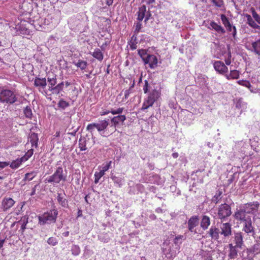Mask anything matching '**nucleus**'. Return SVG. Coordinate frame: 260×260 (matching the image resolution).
Returning a JSON list of instances; mask_svg holds the SVG:
<instances>
[{
    "label": "nucleus",
    "instance_id": "1",
    "mask_svg": "<svg viewBox=\"0 0 260 260\" xmlns=\"http://www.w3.org/2000/svg\"><path fill=\"white\" fill-rule=\"evenodd\" d=\"M109 124V121L108 119H105L100 120L98 122L88 124L86 127V129L92 133L94 131V128H96L97 131L102 136L105 137L106 136V129Z\"/></svg>",
    "mask_w": 260,
    "mask_h": 260
},
{
    "label": "nucleus",
    "instance_id": "2",
    "mask_svg": "<svg viewBox=\"0 0 260 260\" xmlns=\"http://www.w3.org/2000/svg\"><path fill=\"white\" fill-rule=\"evenodd\" d=\"M67 175L63 174V169L61 167L56 168L54 173L45 180L46 183H51L53 185L59 184L61 181L65 182Z\"/></svg>",
    "mask_w": 260,
    "mask_h": 260
},
{
    "label": "nucleus",
    "instance_id": "3",
    "mask_svg": "<svg viewBox=\"0 0 260 260\" xmlns=\"http://www.w3.org/2000/svg\"><path fill=\"white\" fill-rule=\"evenodd\" d=\"M57 214L58 212L55 209L46 212L38 216L39 223L40 225H44L54 223L56 221Z\"/></svg>",
    "mask_w": 260,
    "mask_h": 260
},
{
    "label": "nucleus",
    "instance_id": "4",
    "mask_svg": "<svg viewBox=\"0 0 260 260\" xmlns=\"http://www.w3.org/2000/svg\"><path fill=\"white\" fill-rule=\"evenodd\" d=\"M242 256L243 259L260 260V245L255 244L252 248L244 250Z\"/></svg>",
    "mask_w": 260,
    "mask_h": 260
},
{
    "label": "nucleus",
    "instance_id": "5",
    "mask_svg": "<svg viewBox=\"0 0 260 260\" xmlns=\"http://www.w3.org/2000/svg\"><path fill=\"white\" fill-rule=\"evenodd\" d=\"M0 101L3 103L12 104L17 101V98L12 90L3 89L0 92Z\"/></svg>",
    "mask_w": 260,
    "mask_h": 260
},
{
    "label": "nucleus",
    "instance_id": "6",
    "mask_svg": "<svg viewBox=\"0 0 260 260\" xmlns=\"http://www.w3.org/2000/svg\"><path fill=\"white\" fill-rule=\"evenodd\" d=\"M159 96L160 93L158 90L156 89L153 90L148 98L144 100L141 110H145L152 106L154 103L159 98Z\"/></svg>",
    "mask_w": 260,
    "mask_h": 260
},
{
    "label": "nucleus",
    "instance_id": "7",
    "mask_svg": "<svg viewBox=\"0 0 260 260\" xmlns=\"http://www.w3.org/2000/svg\"><path fill=\"white\" fill-rule=\"evenodd\" d=\"M231 208L227 204H221L218 210L217 215L218 218L222 221L224 220L228 217L231 215Z\"/></svg>",
    "mask_w": 260,
    "mask_h": 260
},
{
    "label": "nucleus",
    "instance_id": "8",
    "mask_svg": "<svg viewBox=\"0 0 260 260\" xmlns=\"http://www.w3.org/2000/svg\"><path fill=\"white\" fill-rule=\"evenodd\" d=\"M112 161H106L100 167V170L99 172H96L94 173V182L98 183L99 180L105 175V172L107 171L110 168Z\"/></svg>",
    "mask_w": 260,
    "mask_h": 260
},
{
    "label": "nucleus",
    "instance_id": "9",
    "mask_svg": "<svg viewBox=\"0 0 260 260\" xmlns=\"http://www.w3.org/2000/svg\"><path fill=\"white\" fill-rule=\"evenodd\" d=\"M241 206L246 214H254L258 209L259 204L256 201L245 204Z\"/></svg>",
    "mask_w": 260,
    "mask_h": 260
},
{
    "label": "nucleus",
    "instance_id": "10",
    "mask_svg": "<svg viewBox=\"0 0 260 260\" xmlns=\"http://www.w3.org/2000/svg\"><path fill=\"white\" fill-rule=\"evenodd\" d=\"M34 85L42 94H47V91L45 89L47 85L46 78L36 77L34 80Z\"/></svg>",
    "mask_w": 260,
    "mask_h": 260
},
{
    "label": "nucleus",
    "instance_id": "11",
    "mask_svg": "<svg viewBox=\"0 0 260 260\" xmlns=\"http://www.w3.org/2000/svg\"><path fill=\"white\" fill-rule=\"evenodd\" d=\"M242 231L248 235L254 234V228L252 224V220L249 216H247V219L243 222Z\"/></svg>",
    "mask_w": 260,
    "mask_h": 260
},
{
    "label": "nucleus",
    "instance_id": "12",
    "mask_svg": "<svg viewBox=\"0 0 260 260\" xmlns=\"http://www.w3.org/2000/svg\"><path fill=\"white\" fill-rule=\"evenodd\" d=\"M213 67L215 71L221 74H226L228 71V67L221 61H215Z\"/></svg>",
    "mask_w": 260,
    "mask_h": 260
},
{
    "label": "nucleus",
    "instance_id": "13",
    "mask_svg": "<svg viewBox=\"0 0 260 260\" xmlns=\"http://www.w3.org/2000/svg\"><path fill=\"white\" fill-rule=\"evenodd\" d=\"M220 234L219 229L215 226H211L209 230L207 232L209 236L211 238L212 240L218 241L219 238V234Z\"/></svg>",
    "mask_w": 260,
    "mask_h": 260
},
{
    "label": "nucleus",
    "instance_id": "14",
    "mask_svg": "<svg viewBox=\"0 0 260 260\" xmlns=\"http://www.w3.org/2000/svg\"><path fill=\"white\" fill-rule=\"evenodd\" d=\"M144 62L145 64H148L149 67L153 69L157 66L158 60L154 55L149 54L144 60Z\"/></svg>",
    "mask_w": 260,
    "mask_h": 260
},
{
    "label": "nucleus",
    "instance_id": "15",
    "mask_svg": "<svg viewBox=\"0 0 260 260\" xmlns=\"http://www.w3.org/2000/svg\"><path fill=\"white\" fill-rule=\"evenodd\" d=\"M232 225L230 223H223L221 224L220 229L221 230L220 234L224 237H226L230 236L232 234Z\"/></svg>",
    "mask_w": 260,
    "mask_h": 260
},
{
    "label": "nucleus",
    "instance_id": "16",
    "mask_svg": "<svg viewBox=\"0 0 260 260\" xmlns=\"http://www.w3.org/2000/svg\"><path fill=\"white\" fill-rule=\"evenodd\" d=\"M246 214L242 207L240 206V208L235 211L234 216L236 220L244 222L247 219Z\"/></svg>",
    "mask_w": 260,
    "mask_h": 260
},
{
    "label": "nucleus",
    "instance_id": "17",
    "mask_svg": "<svg viewBox=\"0 0 260 260\" xmlns=\"http://www.w3.org/2000/svg\"><path fill=\"white\" fill-rule=\"evenodd\" d=\"M15 203V202L11 198L5 197L2 202V208L4 211L10 209Z\"/></svg>",
    "mask_w": 260,
    "mask_h": 260
},
{
    "label": "nucleus",
    "instance_id": "18",
    "mask_svg": "<svg viewBox=\"0 0 260 260\" xmlns=\"http://www.w3.org/2000/svg\"><path fill=\"white\" fill-rule=\"evenodd\" d=\"M147 12L146 7L145 6H142L139 8L138 12V20L141 21L144 18H145V21H147L149 19L150 15H146Z\"/></svg>",
    "mask_w": 260,
    "mask_h": 260
},
{
    "label": "nucleus",
    "instance_id": "19",
    "mask_svg": "<svg viewBox=\"0 0 260 260\" xmlns=\"http://www.w3.org/2000/svg\"><path fill=\"white\" fill-rule=\"evenodd\" d=\"M199 223V219L197 216H194L191 217L188 221V230L191 232L196 233L194 228L198 225Z\"/></svg>",
    "mask_w": 260,
    "mask_h": 260
},
{
    "label": "nucleus",
    "instance_id": "20",
    "mask_svg": "<svg viewBox=\"0 0 260 260\" xmlns=\"http://www.w3.org/2000/svg\"><path fill=\"white\" fill-rule=\"evenodd\" d=\"M125 120L126 116L124 115H118L112 118L111 122L115 127H116L118 124H122Z\"/></svg>",
    "mask_w": 260,
    "mask_h": 260
},
{
    "label": "nucleus",
    "instance_id": "21",
    "mask_svg": "<svg viewBox=\"0 0 260 260\" xmlns=\"http://www.w3.org/2000/svg\"><path fill=\"white\" fill-rule=\"evenodd\" d=\"M244 16L247 19V23L252 28L254 29H260V26L258 25L255 21L253 19L252 17L248 14H244Z\"/></svg>",
    "mask_w": 260,
    "mask_h": 260
},
{
    "label": "nucleus",
    "instance_id": "22",
    "mask_svg": "<svg viewBox=\"0 0 260 260\" xmlns=\"http://www.w3.org/2000/svg\"><path fill=\"white\" fill-rule=\"evenodd\" d=\"M230 251L228 254L229 260H235L238 257L237 247L234 246L232 244L229 245Z\"/></svg>",
    "mask_w": 260,
    "mask_h": 260
},
{
    "label": "nucleus",
    "instance_id": "23",
    "mask_svg": "<svg viewBox=\"0 0 260 260\" xmlns=\"http://www.w3.org/2000/svg\"><path fill=\"white\" fill-rule=\"evenodd\" d=\"M210 29H213L219 34H223L225 32L224 29L220 25L214 21H212L210 24Z\"/></svg>",
    "mask_w": 260,
    "mask_h": 260
},
{
    "label": "nucleus",
    "instance_id": "24",
    "mask_svg": "<svg viewBox=\"0 0 260 260\" xmlns=\"http://www.w3.org/2000/svg\"><path fill=\"white\" fill-rule=\"evenodd\" d=\"M73 64L82 71H85L88 66L87 62L82 59H79L77 61H74Z\"/></svg>",
    "mask_w": 260,
    "mask_h": 260
},
{
    "label": "nucleus",
    "instance_id": "25",
    "mask_svg": "<svg viewBox=\"0 0 260 260\" xmlns=\"http://www.w3.org/2000/svg\"><path fill=\"white\" fill-rule=\"evenodd\" d=\"M29 141L30 142L31 147L37 148L38 147V135L35 133H32L29 135Z\"/></svg>",
    "mask_w": 260,
    "mask_h": 260
},
{
    "label": "nucleus",
    "instance_id": "26",
    "mask_svg": "<svg viewBox=\"0 0 260 260\" xmlns=\"http://www.w3.org/2000/svg\"><path fill=\"white\" fill-rule=\"evenodd\" d=\"M210 224V218L209 216L204 215L201 221V227L204 230H207Z\"/></svg>",
    "mask_w": 260,
    "mask_h": 260
},
{
    "label": "nucleus",
    "instance_id": "27",
    "mask_svg": "<svg viewBox=\"0 0 260 260\" xmlns=\"http://www.w3.org/2000/svg\"><path fill=\"white\" fill-rule=\"evenodd\" d=\"M234 241L235 245L234 246L240 248L243 244V236L241 233H237L235 235Z\"/></svg>",
    "mask_w": 260,
    "mask_h": 260
},
{
    "label": "nucleus",
    "instance_id": "28",
    "mask_svg": "<svg viewBox=\"0 0 260 260\" xmlns=\"http://www.w3.org/2000/svg\"><path fill=\"white\" fill-rule=\"evenodd\" d=\"M251 51L257 55H260V39L252 43Z\"/></svg>",
    "mask_w": 260,
    "mask_h": 260
},
{
    "label": "nucleus",
    "instance_id": "29",
    "mask_svg": "<svg viewBox=\"0 0 260 260\" xmlns=\"http://www.w3.org/2000/svg\"><path fill=\"white\" fill-rule=\"evenodd\" d=\"M225 76L228 80L237 79L239 77V72L236 70H231L230 73L229 74H225Z\"/></svg>",
    "mask_w": 260,
    "mask_h": 260
},
{
    "label": "nucleus",
    "instance_id": "30",
    "mask_svg": "<svg viewBox=\"0 0 260 260\" xmlns=\"http://www.w3.org/2000/svg\"><path fill=\"white\" fill-rule=\"evenodd\" d=\"M92 55L96 59L101 61L103 59V54L100 49H95L92 53Z\"/></svg>",
    "mask_w": 260,
    "mask_h": 260
},
{
    "label": "nucleus",
    "instance_id": "31",
    "mask_svg": "<svg viewBox=\"0 0 260 260\" xmlns=\"http://www.w3.org/2000/svg\"><path fill=\"white\" fill-rule=\"evenodd\" d=\"M24 162L23 160V159L21 158H17L15 160H13L10 164V167L13 169H16L18 168L20 165L23 162Z\"/></svg>",
    "mask_w": 260,
    "mask_h": 260
},
{
    "label": "nucleus",
    "instance_id": "32",
    "mask_svg": "<svg viewBox=\"0 0 260 260\" xmlns=\"http://www.w3.org/2000/svg\"><path fill=\"white\" fill-rule=\"evenodd\" d=\"M57 199L58 203L61 206L63 207H68V204L67 200L65 198L62 197L60 193H58Z\"/></svg>",
    "mask_w": 260,
    "mask_h": 260
},
{
    "label": "nucleus",
    "instance_id": "33",
    "mask_svg": "<svg viewBox=\"0 0 260 260\" xmlns=\"http://www.w3.org/2000/svg\"><path fill=\"white\" fill-rule=\"evenodd\" d=\"M137 35H134L132 37L131 40L129 43V46H130V48H131V49H132V50L136 49L137 47Z\"/></svg>",
    "mask_w": 260,
    "mask_h": 260
},
{
    "label": "nucleus",
    "instance_id": "34",
    "mask_svg": "<svg viewBox=\"0 0 260 260\" xmlns=\"http://www.w3.org/2000/svg\"><path fill=\"white\" fill-rule=\"evenodd\" d=\"M111 179L119 187H120L122 186V182L124 181L123 178L118 177L116 176H112L111 177Z\"/></svg>",
    "mask_w": 260,
    "mask_h": 260
},
{
    "label": "nucleus",
    "instance_id": "35",
    "mask_svg": "<svg viewBox=\"0 0 260 260\" xmlns=\"http://www.w3.org/2000/svg\"><path fill=\"white\" fill-rule=\"evenodd\" d=\"M37 175L36 171H32L30 173H27L25 175L24 180L30 181L32 180Z\"/></svg>",
    "mask_w": 260,
    "mask_h": 260
},
{
    "label": "nucleus",
    "instance_id": "36",
    "mask_svg": "<svg viewBox=\"0 0 260 260\" xmlns=\"http://www.w3.org/2000/svg\"><path fill=\"white\" fill-rule=\"evenodd\" d=\"M71 252L73 255L77 256L80 253V248L78 245H73L71 248Z\"/></svg>",
    "mask_w": 260,
    "mask_h": 260
},
{
    "label": "nucleus",
    "instance_id": "37",
    "mask_svg": "<svg viewBox=\"0 0 260 260\" xmlns=\"http://www.w3.org/2000/svg\"><path fill=\"white\" fill-rule=\"evenodd\" d=\"M252 15L254 20L260 24V16L256 12L253 8L250 9Z\"/></svg>",
    "mask_w": 260,
    "mask_h": 260
},
{
    "label": "nucleus",
    "instance_id": "38",
    "mask_svg": "<svg viewBox=\"0 0 260 260\" xmlns=\"http://www.w3.org/2000/svg\"><path fill=\"white\" fill-rule=\"evenodd\" d=\"M34 150L33 149H30L27 151V152L25 153V154L21 157V158L23 159V161L25 162L33 154Z\"/></svg>",
    "mask_w": 260,
    "mask_h": 260
},
{
    "label": "nucleus",
    "instance_id": "39",
    "mask_svg": "<svg viewBox=\"0 0 260 260\" xmlns=\"http://www.w3.org/2000/svg\"><path fill=\"white\" fill-rule=\"evenodd\" d=\"M237 83L239 85H242L243 86H245V87L248 88V89H250V87H251L250 83L249 82V81H248L247 80H239L237 81Z\"/></svg>",
    "mask_w": 260,
    "mask_h": 260
},
{
    "label": "nucleus",
    "instance_id": "40",
    "mask_svg": "<svg viewBox=\"0 0 260 260\" xmlns=\"http://www.w3.org/2000/svg\"><path fill=\"white\" fill-rule=\"evenodd\" d=\"M236 107L238 109H244L246 107V103L243 102L242 99H238L236 102Z\"/></svg>",
    "mask_w": 260,
    "mask_h": 260
},
{
    "label": "nucleus",
    "instance_id": "41",
    "mask_svg": "<svg viewBox=\"0 0 260 260\" xmlns=\"http://www.w3.org/2000/svg\"><path fill=\"white\" fill-rule=\"evenodd\" d=\"M138 54L141 56L143 61L149 55V54L147 53L146 51L144 49L139 50L138 51Z\"/></svg>",
    "mask_w": 260,
    "mask_h": 260
},
{
    "label": "nucleus",
    "instance_id": "42",
    "mask_svg": "<svg viewBox=\"0 0 260 260\" xmlns=\"http://www.w3.org/2000/svg\"><path fill=\"white\" fill-rule=\"evenodd\" d=\"M47 81L48 82V85H51V86H55L56 83H57V81H56V77L55 76H54L53 77H48L47 78Z\"/></svg>",
    "mask_w": 260,
    "mask_h": 260
},
{
    "label": "nucleus",
    "instance_id": "43",
    "mask_svg": "<svg viewBox=\"0 0 260 260\" xmlns=\"http://www.w3.org/2000/svg\"><path fill=\"white\" fill-rule=\"evenodd\" d=\"M23 112H24V115H25L26 117L29 118H30L31 117L32 111H31V109L29 107H26L24 109V111Z\"/></svg>",
    "mask_w": 260,
    "mask_h": 260
},
{
    "label": "nucleus",
    "instance_id": "44",
    "mask_svg": "<svg viewBox=\"0 0 260 260\" xmlns=\"http://www.w3.org/2000/svg\"><path fill=\"white\" fill-rule=\"evenodd\" d=\"M221 20L222 21V23L224 24L225 27H227V26H229L231 24L228 20V18L224 14H222L221 15Z\"/></svg>",
    "mask_w": 260,
    "mask_h": 260
},
{
    "label": "nucleus",
    "instance_id": "45",
    "mask_svg": "<svg viewBox=\"0 0 260 260\" xmlns=\"http://www.w3.org/2000/svg\"><path fill=\"white\" fill-rule=\"evenodd\" d=\"M124 110L123 108H118L117 109H112L110 110V113L113 115L120 114Z\"/></svg>",
    "mask_w": 260,
    "mask_h": 260
},
{
    "label": "nucleus",
    "instance_id": "46",
    "mask_svg": "<svg viewBox=\"0 0 260 260\" xmlns=\"http://www.w3.org/2000/svg\"><path fill=\"white\" fill-rule=\"evenodd\" d=\"M135 25V30L134 31V35H137L141 30L142 28V23L141 21L136 23Z\"/></svg>",
    "mask_w": 260,
    "mask_h": 260
},
{
    "label": "nucleus",
    "instance_id": "47",
    "mask_svg": "<svg viewBox=\"0 0 260 260\" xmlns=\"http://www.w3.org/2000/svg\"><path fill=\"white\" fill-rule=\"evenodd\" d=\"M58 106L59 107L64 109L69 106V104L66 101L61 100L58 103Z\"/></svg>",
    "mask_w": 260,
    "mask_h": 260
},
{
    "label": "nucleus",
    "instance_id": "48",
    "mask_svg": "<svg viewBox=\"0 0 260 260\" xmlns=\"http://www.w3.org/2000/svg\"><path fill=\"white\" fill-rule=\"evenodd\" d=\"M47 242L49 244L51 245L52 246L55 245L57 243L56 238L54 237L49 238L47 240Z\"/></svg>",
    "mask_w": 260,
    "mask_h": 260
},
{
    "label": "nucleus",
    "instance_id": "49",
    "mask_svg": "<svg viewBox=\"0 0 260 260\" xmlns=\"http://www.w3.org/2000/svg\"><path fill=\"white\" fill-rule=\"evenodd\" d=\"M212 2L218 7H221L223 5V0H212Z\"/></svg>",
    "mask_w": 260,
    "mask_h": 260
},
{
    "label": "nucleus",
    "instance_id": "50",
    "mask_svg": "<svg viewBox=\"0 0 260 260\" xmlns=\"http://www.w3.org/2000/svg\"><path fill=\"white\" fill-rule=\"evenodd\" d=\"M183 238V236L181 235L177 236L174 239V243L175 244H177L178 243H181Z\"/></svg>",
    "mask_w": 260,
    "mask_h": 260
},
{
    "label": "nucleus",
    "instance_id": "51",
    "mask_svg": "<svg viewBox=\"0 0 260 260\" xmlns=\"http://www.w3.org/2000/svg\"><path fill=\"white\" fill-rule=\"evenodd\" d=\"M79 148L80 149V150L84 151L86 150L87 148L86 147L85 144L84 142H82L81 140H79Z\"/></svg>",
    "mask_w": 260,
    "mask_h": 260
},
{
    "label": "nucleus",
    "instance_id": "52",
    "mask_svg": "<svg viewBox=\"0 0 260 260\" xmlns=\"http://www.w3.org/2000/svg\"><path fill=\"white\" fill-rule=\"evenodd\" d=\"M62 89H61L57 85L55 86L53 94H58Z\"/></svg>",
    "mask_w": 260,
    "mask_h": 260
},
{
    "label": "nucleus",
    "instance_id": "53",
    "mask_svg": "<svg viewBox=\"0 0 260 260\" xmlns=\"http://www.w3.org/2000/svg\"><path fill=\"white\" fill-rule=\"evenodd\" d=\"M220 193H216L213 198V199H212V201L214 202V203H215L216 204H217L219 200V198H220Z\"/></svg>",
    "mask_w": 260,
    "mask_h": 260
},
{
    "label": "nucleus",
    "instance_id": "54",
    "mask_svg": "<svg viewBox=\"0 0 260 260\" xmlns=\"http://www.w3.org/2000/svg\"><path fill=\"white\" fill-rule=\"evenodd\" d=\"M149 84H148V82L147 81V80H145V84L143 86V90H144V93H147V91H148V89H149Z\"/></svg>",
    "mask_w": 260,
    "mask_h": 260
},
{
    "label": "nucleus",
    "instance_id": "55",
    "mask_svg": "<svg viewBox=\"0 0 260 260\" xmlns=\"http://www.w3.org/2000/svg\"><path fill=\"white\" fill-rule=\"evenodd\" d=\"M231 53H229L228 57L225 59V63L228 66H229L231 63Z\"/></svg>",
    "mask_w": 260,
    "mask_h": 260
},
{
    "label": "nucleus",
    "instance_id": "56",
    "mask_svg": "<svg viewBox=\"0 0 260 260\" xmlns=\"http://www.w3.org/2000/svg\"><path fill=\"white\" fill-rule=\"evenodd\" d=\"M103 4L105 3L108 6H110L113 4V0H101Z\"/></svg>",
    "mask_w": 260,
    "mask_h": 260
},
{
    "label": "nucleus",
    "instance_id": "57",
    "mask_svg": "<svg viewBox=\"0 0 260 260\" xmlns=\"http://www.w3.org/2000/svg\"><path fill=\"white\" fill-rule=\"evenodd\" d=\"M110 113V110H103L100 112V115L101 116H104Z\"/></svg>",
    "mask_w": 260,
    "mask_h": 260
},
{
    "label": "nucleus",
    "instance_id": "58",
    "mask_svg": "<svg viewBox=\"0 0 260 260\" xmlns=\"http://www.w3.org/2000/svg\"><path fill=\"white\" fill-rule=\"evenodd\" d=\"M90 255V251L87 250V249H85V251L83 253V256L85 257L86 258L89 257V255Z\"/></svg>",
    "mask_w": 260,
    "mask_h": 260
},
{
    "label": "nucleus",
    "instance_id": "59",
    "mask_svg": "<svg viewBox=\"0 0 260 260\" xmlns=\"http://www.w3.org/2000/svg\"><path fill=\"white\" fill-rule=\"evenodd\" d=\"M9 165V162L0 161V168H4Z\"/></svg>",
    "mask_w": 260,
    "mask_h": 260
},
{
    "label": "nucleus",
    "instance_id": "60",
    "mask_svg": "<svg viewBox=\"0 0 260 260\" xmlns=\"http://www.w3.org/2000/svg\"><path fill=\"white\" fill-rule=\"evenodd\" d=\"M236 34H237V31H236V27L235 26H233V30L232 31V34L234 39L236 37Z\"/></svg>",
    "mask_w": 260,
    "mask_h": 260
},
{
    "label": "nucleus",
    "instance_id": "61",
    "mask_svg": "<svg viewBox=\"0 0 260 260\" xmlns=\"http://www.w3.org/2000/svg\"><path fill=\"white\" fill-rule=\"evenodd\" d=\"M54 87L55 86L48 85V90H46L47 91V92L48 91H50L51 92V94H53V91H54Z\"/></svg>",
    "mask_w": 260,
    "mask_h": 260
},
{
    "label": "nucleus",
    "instance_id": "62",
    "mask_svg": "<svg viewBox=\"0 0 260 260\" xmlns=\"http://www.w3.org/2000/svg\"><path fill=\"white\" fill-rule=\"evenodd\" d=\"M130 93H131L130 90H126L124 91V98L125 99H126L128 98Z\"/></svg>",
    "mask_w": 260,
    "mask_h": 260
},
{
    "label": "nucleus",
    "instance_id": "63",
    "mask_svg": "<svg viewBox=\"0 0 260 260\" xmlns=\"http://www.w3.org/2000/svg\"><path fill=\"white\" fill-rule=\"evenodd\" d=\"M38 186V185H36L32 188V191H31V192L30 193V196H34L35 194L36 193V188Z\"/></svg>",
    "mask_w": 260,
    "mask_h": 260
},
{
    "label": "nucleus",
    "instance_id": "64",
    "mask_svg": "<svg viewBox=\"0 0 260 260\" xmlns=\"http://www.w3.org/2000/svg\"><path fill=\"white\" fill-rule=\"evenodd\" d=\"M103 19L105 21V22L106 23V24L108 26L110 25L111 23V20L109 19H107L106 18H103Z\"/></svg>",
    "mask_w": 260,
    "mask_h": 260
}]
</instances>
